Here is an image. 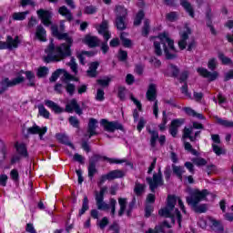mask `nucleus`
<instances>
[{
	"label": "nucleus",
	"instance_id": "f257e3e1",
	"mask_svg": "<svg viewBox=\"0 0 233 233\" xmlns=\"http://www.w3.org/2000/svg\"><path fill=\"white\" fill-rule=\"evenodd\" d=\"M59 41H66V43H63L61 46H56L53 42L49 44L47 48L45 50L46 56H44L45 63H52L56 61V63L61 61V59H65L66 57H70L72 56V45L74 44V39L68 33H58V35L56 36Z\"/></svg>",
	"mask_w": 233,
	"mask_h": 233
},
{
	"label": "nucleus",
	"instance_id": "f03ea898",
	"mask_svg": "<svg viewBox=\"0 0 233 233\" xmlns=\"http://www.w3.org/2000/svg\"><path fill=\"white\" fill-rule=\"evenodd\" d=\"M159 42H154V53L156 56H163V50L167 59H176L177 57V49L174 46V40L168 36L167 33L159 34L157 36ZM161 45L163 46V49H161Z\"/></svg>",
	"mask_w": 233,
	"mask_h": 233
},
{
	"label": "nucleus",
	"instance_id": "7ed1b4c3",
	"mask_svg": "<svg viewBox=\"0 0 233 233\" xmlns=\"http://www.w3.org/2000/svg\"><path fill=\"white\" fill-rule=\"evenodd\" d=\"M208 194H210V192L207 189H203L202 191L195 189L189 193L188 197L186 198V201L196 214H205V212L208 210V205L199 203L203 201V199H207V196H208Z\"/></svg>",
	"mask_w": 233,
	"mask_h": 233
},
{
	"label": "nucleus",
	"instance_id": "20e7f679",
	"mask_svg": "<svg viewBox=\"0 0 233 233\" xmlns=\"http://www.w3.org/2000/svg\"><path fill=\"white\" fill-rule=\"evenodd\" d=\"M177 201L182 212H184V214H187L183 200H181V198H177V197L174 195L167 196L166 207L159 209L158 211V216H161L162 218H170L171 223L173 225H176V215L174 214V208H176V204L177 203Z\"/></svg>",
	"mask_w": 233,
	"mask_h": 233
},
{
	"label": "nucleus",
	"instance_id": "39448f33",
	"mask_svg": "<svg viewBox=\"0 0 233 233\" xmlns=\"http://www.w3.org/2000/svg\"><path fill=\"white\" fill-rule=\"evenodd\" d=\"M108 161V163H116V164H121L125 163L127 160H114L113 158H109L107 157H103L101 155L95 154L93 155L90 159H89V165H88V177L90 179H94V176L97 174V167H96V163L99 161Z\"/></svg>",
	"mask_w": 233,
	"mask_h": 233
},
{
	"label": "nucleus",
	"instance_id": "423d86ee",
	"mask_svg": "<svg viewBox=\"0 0 233 233\" xmlns=\"http://www.w3.org/2000/svg\"><path fill=\"white\" fill-rule=\"evenodd\" d=\"M21 83H25V76H21L20 74H18L17 77L13 78L12 80H10L8 77L4 78L0 82V96L5 93L8 88L21 85Z\"/></svg>",
	"mask_w": 233,
	"mask_h": 233
},
{
	"label": "nucleus",
	"instance_id": "0eeeda50",
	"mask_svg": "<svg viewBox=\"0 0 233 233\" xmlns=\"http://www.w3.org/2000/svg\"><path fill=\"white\" fill-rule=\"evenodd\" d=\"M127 15H128V12L125 7L121 5L116 6V18L115 23L117 30H127Z\"/></svg>",
	"mask_w": 233,
	"mask_h": 233
},
{
	"label": "nucleus",
	"instance_id": "6e6552de",
	"mask_svg": "<svg viewBox=\"0 0 233 233\" xmlns=\"http://www.w3.org/2000/svg\"><path fill=\"white\" fill-rule=\"evenodd\" d=\"M108 187H100V191H95V199L96 201V207L98 210H108L110 207L108 204L105 203V192H106Z\"/></svg>",
	"mask_w": 233,
	"mask_h": 233
},
{
	"label": "nucleus",
	"instance_id": "1a4fd4ad",
	"mask_svg": "<svg viewBox=\"0 0 233 233\" xmlns=\"http://www.w3.org/2000/svg\"><path fill=\"white\" fill-rule=\"evenodd\" d=\"M146 181H147L151 192H156V188L159 186H163V174L161 173V169L158 170V173L153 175V178L150 177H147Z\"/></svg>",
	"mask_w": 233,
	"mask_h": 233
},
{
	"label": "nucleus",
	"instance_id": "9d476101",
	"mask_svg": "<svg viewBox=\"0 0 233 233\" xmlns=\"http://www.w3.org/2000/svg\"><path fill=\"white\" fill-rule=\"evenodd\" d=\"M102 127H104V130L106 132H116V130H125V127H123V125L119 123L118 121H113L109 122L106 119H102L100 121Z\"/></svg>",
	"mask_w": 233,
	"mask_h": 233
},
{
	"label": "nucleus",
	"instance_id": "9b49d317",
	"mask_svg": "<svg viewBox=\"0 0 233 233\" xmlns=\"http://www.w3.org/2000/svg\"><path fill=\"white\" fill-rule=\"evenodd\" d=\"M36 14L45 26H50L52 25V12L39 9L36 11Z\"/></svg>",
	"mask_w": 233,
	"mask_h": 233
},
{
	"label": "nucleus",
	"instance_id": "f8f14e48",
	"mask_svg": "<svg viewBox=\"0 0 233 233\" xmlns=\"http://www.w3.org/2000/svg\"><path fill=\"white\" fill-rule=\"evenodd\" d=\"M66 112H68V114H72V112H76L78 116L83 115V109H81V106L77 103V100L76 98H73L69 104L66 105Z\"/></svg>",
	"mask_w": 233,
	"mask_h": 233
},
{
	"label": "nucleus",
	"instance_id": "ddd939ff",
	"mask_svg": "<svg viewBox=\"0 0 233 233\" xmlns=\"http://www.w3.org/2000/svg\"><path fill=\"white\" fill-rule=\"evenodd\" d=\"M185 27L187 30L180 35L181 38L178 41V48H180L181 50H185V48H187V45H188V43L187 42L188 41V35L192 34V29L188 27V25H186Z\"/></svg>",
	"mask_w": 233,
	"mask_h": 233
},
{
	"label": "nucleus",
	"instance_id": "4468645a",
	"mask_svg": "<svg viewBox=\"0 0 233 233\" xmlns=\"http://www.w3.org/2000/svg\"><path fill=\"white\" fill-rule=\"evenodd\" d=\"M47 130L48 128L46 127H40L39 126L35 124L33 127L27 128V133L33 135L38 134L39 138L43 140L45 139L43 136L46 134Z\"/></svg>",
	"mask_w": 233,
	"mask_h": 233
},
{
	"label": "nucleus",
	"instance_id": "2eb2a0df",
	"mask_svg": "<svg viewBox=\"0 0 233 233\" xmlns=\"http://www.w3.org/2000/svg\"><path fill=\"white\" fill-rule=\"evenodd\" d=\"M197 72H198V74H200L202 77L209 79V81H216V79H218V76H219L217 71L211 73L210 71H208L206 68L203 67H198L197 69Z\"/></svg>",
	"mask_w": 233,
	"mask_h": 233
},
{
	"label": "nucleus",
	"instance_id": "dca6fc26",
	"mask_svg": "<svg viewBox=\"0 0 233 233\" xmlns=\"http://www.w3.org/2000/svg\"><path fill=\"white\" fill-rule=\"evenodd\" d=\"M183 123H185V118L172 120L169 127V132L173 137H176V136H177V128H179V127H181Z\"/></svg>",
	"mask_w": 233,
	"mask_h": 233
},
{
	"label": "nucleus",
	"instance_id": "f3484780",
	"mask_svg": "<svg viewBox=\"0 0 233 233\" xmlns=\"http://www.w3.org/2000/svg\"><path fill=\"white\" fill-rule=\"evenodd\" d=\"M83 43L87 45L89 48H96V46H99L100 40L97 36H92L90 35H86L83 39Z\"/></svg>",
	"mask_w": 233,
	"mask_h": 233
},
{
	"label": "nucleus",
	"instance_id": "a211bd4d",
	"mask_svg": "<svg viewBox=\"0 0 233 233\" xmlns=\"http://www.w3.org/2000/svg\"><path fill=\"white\" fill-rule=\"evenodd\" d=\"M146 97L147 101H156L157 98V88L156 87V84H150L148 89L146 93Z\"/></svg>",
	"mask_w": 233,
	"mask_h": 233
},
{
	"label": "nucleus",
	"instance_id": "6ab92c4d",
	"mask_svg": "<svg viewBox=\"0 0 233 233\" xmlns=\"http://www.w3.org/2000/svg\"><path fill=\"white\" fill-rule=\"evenodd\" d=\"M96 128H97V119L90 118L89 123L87 125V132L89 134V137H91L92 136H97Z\"/></svg>",
	"mask_w": 233,
	"mask_h": 233
},
{
	"label": "nucleus",
	"instance_id": "aec40b11",
	"mask_svg": "<svg viewBox=\"0 0 233 233\" xmlns=\"http://www.w3.org/2000/svg\"><path fill=\"white\" fill-rule=\"evenodd\" d=\"M58 13L60 14V15L66 17L67 21H74V15H72V12H70V9H68V7L65 5L59 7Z\"/></svg>",
	"mask_w": 233,
	"mask_h": 233
},
{
	"label": "nucleus",
	"instance_id": "412c9836",
	"mask_svg": "<svg viewBox=\"0 0 233 233\" xmlns=\"http://www.w3.org/2000/svg\"><path fill=\"white\" fill-rule=\"evenodd\" d=\"M45 105L48 106V108H52L55 114H61L62 112H64L63 107L59 106V105L56 104L52 100H46Z\"/></svg>",
	"mask_w": 233,
	"mask_h": 233
},
{
	"label": "nucleus",
	"instance_id": "4be33fe9",
	"mask_svg": "<svg viewBox=\"0 0 233 233\" xmlns=\"http://www.w3.org/2000/svg\"><path fill=\"white\" fill-rule=\"evenodd\" d=\"M7 43V50H13V48H17L19 45V36H15L13 38L12 36L8 35L6 39Z\"/></svg>",
	"mask_w": 233,
	"mask_h": 233
},
{
	"label": "nucleus",
	"instance_id": "5701e85b",
	"mask_svg": "<svg viewBox=\"0 0 233 233\" xmlns=\"http://www.w3.org/2000/svg\"><path fill=\"white\" fill-rule=\"evenodd\" d=\"M35 37H37L39 41H46V30H45V27H43L41 25L36 26Z\"/></svg>",
	"mask_w": 233,
	"mask_h": 233
},
{
	"label": "nucleus",
	"instance_id": "b1692460",
	"mask_svg": "<svg viewBox=\"0 0 233 233\" xmlns=\"http://www.w3.org/2000/svg\"><path fill=\"white\" fill-rule=\"evenodd\" d=\"M99 66V62H93L89 66V69L86 74L89 77H97V68Z\"/></svg>",
	"mask_w": 233,
	"mask_h": 233
},
{
	"label": "nucleus",
	"instance_id": "393cba45",
	"mask_svg": "<svg viewBox=\"0 0 233 233\" xmlns=\"http://www.w3.org/2000/svg\"><path fill=\"white\" fill-rule=\"evenodd\" d=\"M180 5L189 14L190 17H194V7H192V4L188 0H180Z\"/></svg>",
	"mask_w": 233,
	"mask_h": 233
},
{
	"label": "nucleus",
	"instance_id": "a878e982",
	"mask_svg": "<svg viewBox=\"0 0 233 233\" xmlns=\"http://www.w3.org/2000/svg\"><path fill=\"white\" fill-rule=\"evenodd\" d=\"M107 175L109 176L110 181H113V179H119L121 177H125V171L116 169V170L110 171L109 173H107Z\"/></svg>",
	"mask_w": 233,
	"mask_h": 233
},
{
	"label": "nucleus",
	"instance_id": "bb28decb",
	"mask_svg": "<svg viewBox=\"0 0 233 233\" xmlns=\"http://www.w3.org/2000/svg\"><path fill=\"white\" fill-rule=\"evenodd\" d=\"M211 229L213 230V232L216 233H223V231L225 230L223 228V225H221V222L216 219H211Z\"/></svg>",
	"mask_w": 233,
	"mask_h": 233
},
{
	"label": "nucleus",
	"instance_id": "cd10ccee",
	"mask_svg": "<svg viewBox=\"0 0 233 233\" xmlns=\"http://www.w3.org/2000/svg\"><path fill=\"white\" fill-rule=\"evenodd\" d=\"M56 139H58V141L60 143H62L63 145H67L68 147H71V148H73V150L76 149V147H74V144H72L70 142V140H68V137H66V135L57 134L56 135Z\"/></svg>",
	"mask_w": 233,
	"mask_h": 233
},
{
	"label": "nucleus",
	"instance_id": "c85d7f7f",
	"mask_svg": "<svg viewBox=\"0 0 233 233\" xmlns=\"http://www.w3.org/2000/svg\"><path fill=\"white\" fill-rule=\"evenodd\" d=\"M145 188H147V185L136 182L134 187V192L136 196H143V194H145Z\"/></svg>",
	"mask_w": 233,
	"mask_h": 233
},
{
	"label": "nucleus",
	"instance_id": "c756f323",
	"mask_svg": "<svg viewBox=\"0 0 233 233\" xmlns=\"http://www.w3.org/2000/svg\"><path fill=\"white\" fill-rule=\"evenodd\" d=\"M183 110L187 116H192V117H198V119H205V116H203L202 114L197 113L194 109L190 107H184Z\"/></svg>",
	"mask_w": 233,
	"mask_h": 233
},
{
	"label": "nucleus",
	"instance_id": "7c9ffc66",
	"mask_svg": "<svg viewBox=\"0 0 233 233\" xmlns=\"http://www.w3.org/2000/svg\"><path fill=\"white\" fill-rule=\"evenodd\" d=\"M28 14H30V11L14 13L13 19H14V21H25V19H26V15H28Z\"/></svg>",
	"mask_w": 233,
	"mask_h": 233
},
{
	"label": "nucleus",
	"instance_id": "2f4dec72",
	"mask_svg": "<svg viewBox=\"0 0 233 233\" xmlns=\"http://www.w3.org/2000/svg\"><path fill=\"white\" fill-rule=\"evenodd\" d=\"M127 35V33L122 32L120 34V39L122 41V45L123 46H125L126 48H132V40L125 37Z\"/></svg>",
	"mask_w": 233,
	"mask_h": 233
},
{
	"label": "nucleus",
	"instance_id": "473e14b6",
	"mask_svg": "<svg viewBox=\"0 0 233 233\" xmlns=\"http://www.w3.org/2000/svg\"><path fill=\"white\" fill-rule=\"evenodd\" d=\"M16 150L20 156H23L24 157H28V151L26 150V145L25 144H19L15 145Z\"/></svg>",
	"mask_w": 233,
	"mask_h": 233
},
{
	"label": "nucleus",
	"instance_id": "72a5a7b5",
	"mask_svg": "<svg viewBox=\"0 0 233 233\" xmlns=\"http://www.w3.org/2000/svg\"><path fill=\"white\" fill-rule=\"evenodd\" d=\"M143 19H145V11L140 10L138 11V13L137 14L135 20H134V26H139V25H141V21H143Z\"/></svg>",
	"mask_w": 233,
	"mask_h": 233
},
{
	"label": "nucleus",
	"instance_id": "f704fd0d",
	"mask_svg": "<svg viewBox=\"0 0 233 233\" xmlns=\"http://www.w3.org/2000/svg\"><path fill=\"white\" fill-rule=\"evenodd\" d=\"M173 174L177 175L180 181H183V167L176 165H172Z\"/></svg>",
	"mask_w": 233,
	"mask_h": 233
},
{
	"label": "nucleus",
	"instance_id": "c9c22d12",
	"mask_svg": "<svg viewBox=\"0 0 233 233\" xmlns=\"http://www.w3.org/2000/svg\"><path fill=\"white\" fill-rule=\"evenodd\" d=\"M148 132L151 134L150 145L154 148L156 147V142L157 141V139H159V133H157V131H152L150 129L148 130Z\"/></svg>",
	"mask_w": 233,
	"mask_h": 233
},
{
	"label": "nucleus",
	"instance_id": "e433bc0d",
	"mask_svg": "<svg viewBox=\"0 0 233 233\" xmlns=\"http://www.w3.org/2000/svg\"><path fill=\"white\" fill-rule=\"evenodd\" d=\"M0 152L2 156H0V163H3L5 159H6V146H5V142L0 139Z\"/></svg>",
	"mask_w": 233,
	"mask_h": 233
},
{
	"label": "nucleus",
	"instance_id": "4c0bfd02",
	"mask_svg": "<svg viewBox=\"0 0 233 233\" xmlns=\"http://www.w3.org/2000/svg\"><path fill=\"white\" fill-rule=\"evenodd\" d=\"M118 203L120 205L118 216H123L125 214V210H127V198H118Z\"/></svg>",
	"mask_w": 233,
	"mask_h": 233
},
{
	"label": "nucleus",
	"instance_id": "58836bf2",
	"mask_svg": "<svg viewBox=\"0 0 233 233\" xmlns=\"http://www.w3.org/2000/svg\"><path fill=\"white\" fill-rule=\"evenodd\" d=\"M89 207H88V197L85 196L84 197V200H83V204H82V208L79 211V218H81V216H83V214H85V212H86V210H88Z\"/></svg>",
	"mask_w": 233,
	"mask_h": 233
},
{
	"label": "nucleus",
	"instance_id": "ea45409f",
	"mask_svg": "<svg viewBox=\"0 0 233 233\" xmlns=\"http://www.w3.org/2000/svg\"><path fill=\"white\" fill-rule=\"evenodd\" d=\"M149 33H150V21L148 19H146L144 21V26L142 27V35H144V37H147Z\"/></svg>",
	"mask_w": 233,
	"mask_h": 233
},
{
	"label": "nucleus",
	"instance_id": "a19ab883",
	"mask_svg": "<svg viewBox=\"0 0 233 233\" xmlns=\"http://www.w3.org/2000/svg\"><path fill=\"white\" fill-rule=\"evenodd\" d=\"M25 76L29 81L27 86H35V82L34 81L35 79V76L34 75V73H32L31 71H26Z\"/></svg>",
	"mask_w": 233,
	"mask_h": 233
},
{
	"label": "nucleus",
	"instance_id": "79ce46f5",
	"mask_svg": "<svg viewBox=\"0 0 233 233\" xmlns=\"http://www.w3.org/2000/svg\"><path fill=\"white\" fill-rule=\"evenodd\" d=\"M38 111L39 115L42 116V117H45L46 119H48L50 117V112L45 108V106L40 105L38 106Z\"/></svg>",
	"mask_w": 233,
	"mask_h": 233
},
{
	"label": "nucleus",
	"instance_id": "37998d69",
	"mask_svg": "<svg viewBox=\"0 0 233 233\" xmlns=\"http://www.w3.org/2000/svg\"><path fill=\"white\" fill-rule=\"evenodd\" d=\"M110 81H112V78L106 76L104 79H97L96 83H97V85H99L100 86H103L105 88V87H107L110 86Z\"/></svg>",
	"mask_w": 233,
	"mask_h": 233
},
{
	"label": "nucleus",
	"instance_id": "c03bdc74",
	"mask_svg": "<svg viewBox=\"0 0 233 233\" xmlns=\"http://www.w3.org/2000/svg\"><path fill=\"white\" fill-rule=\"evenodd\" d=\"M217 121L218 125H221L222 127H226V128H233V122L228 120H223L219 117H217Z\"/></svg>",
	"mask_w": 233,
	"mask_h": 233
},
{
	"label": "nucleus",
	"instance_id": "a18cd8bd",
	"mask_svg": "<svg viewBox=\"0 0 233 233\" xmlns=\"http://www.w3.org/2000/svg\"><path fill=\"white\" fill-rule=\"evenodd\" d=\"M162 115H163V118H162L163 123L158 126V128H159V130H161V132H163L165 130L166 125L168 121V116H167V111L166 110H164L162 112Z\"/></svg>",
	"mask_w": 233,
	"mask_h": 233
},
{
	"label": "nucleus",
	"instance_id": "49530a36",
	"mask_svg": "<svg viewBox=\"0 0 233 233\" xmlns=\"http://www.w3.org/2000/svg\"><path fill=\"white\" fill-rule=\"evenodd\" d=\"M192 162L194 165H197V167H205L207 165V160L203 157H196L192 159Z\"/></svg>",
	"mask_w": 233,
	"mask_h": 233
},
{
	"label": "nucleus",
	"instance_id": "de8ad7c7",
	"mask_svg": "<svg viewBox=\"0 0 233 233\" xmlns=\"http://www.w3.org/2000/svg\"><path fill=\"white\" fill-rule=\"evenodd\" d=\"M47 75H48V67L43 66L38 68V71L36 73L37 77H46Z\"/></svg>",
	"mask_w": 233,
	"mask_h": 233
},
{
	"label": "nucleus",
	"instance_id": "09e8293b",
	"mask_svg": "<svg viewBox=\"0 0 233 233\" xmlns=\"http://www.w3.org/2000/svg\"><path fill=\"white\" fill-rule=\"evenodd\" d=\"M61 74H63V69H57L52 74L51 77L49 78V81L51 83H56V81H57V78L61 76Z\"/></svg>",
	"mask_w": 233,
	"mask_h": 233
},
{
	"label": "nucleus",
	"instance_id": "8fccbe9b",
	"mask_svg": "<svg viewBox=\"0 0 233 233\" xmlns=\"http://www.w3.org/2000/svg\"><path fill=\"white\" fill-rule=\"evenodd\" d=\"M105 32H108V22L104 20L98 29V34H105Z\"/></svg>",
	"mask_w": 233,
	"mask_h": 233
},
{
	"label": "nucleus",
	"instance_id": "3c124183",
	"mask_svg": "<svg viewBox=\"0 0 233 233\" xmlns=\"http://www.w3.org/2000/svg\"><path fill=\"white\" fill-rule=\"evenodd\" d=\"M127 92V87H125V86H118V93H117V96H118V97H119V99L121 100V101H125V99H126V95H125V93Z\"/></svg>",
	"mask_w": 233,
	"mask_h": 233
},
{
	"label": "nucleus",
	"instance_id": "603ef678",
	"mask_svg": "<svg viewBox=\"0 0 233 233\" xmlns=\"http://www.w3.org/2000/svg\"><path fill=\"white\" fill-rule=\"evenodd\" d=\"M218 58L222 61L223 65H230L232 63V60L225 56V54L223 53H218Z\"/></svg>",
	"mask_w": 233,
	"mask_h": 233
},
{
	"label": "nucleus",
	"instance_id": "864d4df0",
	"mask_svg": "<svg viewBox=\"0 0 233 233\" xmlns=\"http://www.w3.org/2000/svg\"><path fill=\"white\" fill-rule=\"evenodd\" d=\"M68 66H70L72 72H74V74H77V64L76 63V58L71 57L70 62L67 64Z\"/></svg>",
	"mask_w": 233,
	"mask_h": 233
},
{
	"label": "nucleus",
	"instance_id": "5fc2aeb1",
	"mask_svg": "<svg viewBox=\"0 0 233 233\" xmlns=\"http://www.w3.org/2000/svg\"><path fill=\"white\" fill-rule=\"evenodd\" d=\"M69 123L74 128H79V119L76 116H70Z\"/></svg>",
	"mask_w": 233,
	"mask_h": 233
},
{
	"label": "nucleus",
	"instance_id": "6e6d98bb",
	"mask_svg": "<svg viewBox=\"0 0 233 233\" xmlns=\"http://www.w3.org/2000/svg\"><path fill=\"white\" fill-rule=\"evenodd\" d=\"M11 179L15 181V183H17L19 181V171L17 169H13L10 172Z\"/></svg>",
	"mask_w": 233,
	"mask_h": 233
},
{
	"label": "nucleus",
	"instance_id": "4d7b16f0",
	"mask_svg": "<svg viewBox=\"0 0 233 233\" xmlns=\"http://www.w3.org/2000/svg\"><path fill=\"white\" fill-rule=\"evenodd\" d=\"M212 148L213 152H215L217 156H221V154H225V150H223V148H221L219 146L216 144L212 145Z\"/></svg>",
	"mask_w": 233,
	"mask_h": 233
},
{
	"label": "nucleus",
	"instance_id": "13d9d810",
	"mask_svg": "<svg viewBox=\"0 0 233 233\" xmlns=\"http://www.w3.org/2000/svg\"><path fill=\"white\" fill-rule=\"evenodd\" d=\"M187 79H188V71H183L178 77V81L179 83H187Z\"/></svg>",
	"mask_w": 233,
	"mask_h": 233
},
{
	"label": "nucleus",
	"instance_id": "bf43d9fd",
	"mask_svg": "<svg viewBox=\"0 0 233 233\" xmlns=\"http://www.w3.org/2000/svg\"><path fill=\"white\" fill-rule=\"evenodd\" d=\"M197 43H196V38L191 37L188 45H187V51L192 52L194 48H196Z\"/></svg>",
	"mask_w": 233,
	"mask_h": 233
},
{
	"label": "nucleus",
	"instance_id": "052dcab7",
	"mask_svg": "<svg viewBox=\"0 0 233 233\" xmlns=\"http://www.w3.org/2000/svg\"><path fill=\"white\" fill-rule=\"evenodd\" d=\"M66 90L69 94V96H74V92H76V85L67 84L66 86Z\"/></svg>",
	"mask_w": 233,
	"mask_h": 233
},
{
	"label": "nucleus",
	"instance_id": "680f3d73",
	"mask_svg": "<svg viewBox=\"0 0 233 233\" xmlns=\"http://www.w3.org/2000/svg\"><path fill=\"white\" fill-rule=\"evenodd\" d=\"M145 125H147V120H145L144 117H140L137 127V130H138V132H141V130H143V128H145Z\"/></svg>",
	"mask_w": 233,
	"mask_h": 233
},
{
	"label": "nucleus",
	"instance_id": "e2e57ef3",
	"mask_svg": "<svg viewBox=\"0 0 233 233\" xmlns=\"http://www.w3.org/2000/svg\"><path fill=\"white\" fill-rule=\"evenodd\" d=\"M171 74L172 77H178L179 76V67L174 65H171Z\"/></svg>",
	"mask_w": 233,
	"mask_h": 233
},
{
	"label": "nucleus",
	"instance_id": "0e129e2a",
	"mask_svg": "<svg viewBox=\"0 0 233 233\" xmlns=\"http://www.w3.org/2000/svg\"><path fill=\"white\" fill-rule=\"evenodd\" d=\"M96 99V101H103L105 99V91L103 89H97Z\"/></svg>",
	"mask_w": 233,
	"mask_h": 233
},
{
	"label": "nucleus",
	"instance_id": "69168bd1",
	"mask_svg": "<svg viewBox=\"0 0 233 233\" xmlns=\"http://www.w3.org/2000/svg\"><path fill=\"white\" fill-rule=\"evenodd\" d=\"M145 216L147 218H150V216H152V212H154V207H152L151 205H147L146 208H145Z\"/></svg>",
	"mask_w": 233,
	"mask_h": 233
},
{
	"label": "nucleus",
	"instance_id": "338daca9",
	"mask_svg": "<svg viewBox=\"0 0 233 233\" xmlns=\"http://www.w3.org/2000/svg\"><path fill=\"white\" fill-rule=\"evenodd\" d=\"M118 59L119 61H127V59H128V53H127V51L120 50Z\"/></svg>",
	"mask_w": 233,
	"mask_h": 233
},
{
	"label": "nucleus",
	"instance_id": "774afa93",
	"mask_svg": "<svg viewBox=\"0 0 233 233\" xmlns=\"http://www.w3.org/2000/svg\"><path fill=\"white\" fill-rule=\"evenodd\" d=\"M109 230H113L115 233H119V224H117V222H113L109 227Z\"/></svg>",
	"mask_w": 233,
	"mask_h": 233
}]
</instances>
